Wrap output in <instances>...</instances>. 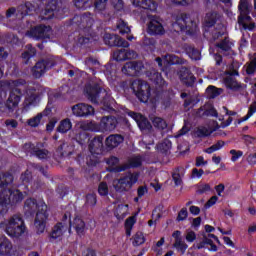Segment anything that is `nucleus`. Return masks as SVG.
<instances>
[{
  "mask_svg": "<svg viewBox=\"0 0 256 256\" xmlns=\"http://www.w3.org/2000/svg\"><path fill=\"white\" fill-rule=\"evenodd\" d=\"M5 125L6 127H8V129H17V127L19 126V122H17V120L15 119H7L5 121Z\"/></svg>",
  "mask_w": 256,
  "mask_h": 256,
  "instance_id": "obj_60",
  "label": "nucleus"
},
{
  "mask_svg": "<svg viewBox=\"0 0 256 256\" xmlns=\"http://www.w3.org/2000/svg\"><path fill=\"white\" fill-rule=\"evenodd\" d=\"M107 1L108 0H95V3H94L95 11H98V13H101V11H105L107 7Z\"/></svg>",
  "mask_w": 256,
  "mask_h": 256,
  "instance_id": "obj_51",
  "label": "nucleus"
},
{
  "mask_svg": "<svg viewBox=\"0 0 256 256\" xmlns=\"http://www.w3.org/2000/svg\"><path fill=\"white\" fill-rule=\"evenodd\" d=\"M35 155L36 157H38V159H47L49 158V151L45 149L37 150L35 152Z\"/></svg>",
  "mask_w": 256,
  "mask_h": 256,
  "instance_id": "obj_61",
  "label": "nucleus"
},
{
  "mask_svg": "<svg viewBox=\"0 0 256 256\" xmlns=\"http://www.w3.org/2000/svg\"><path fill=\"white\" fill-rule=\"evenodd\" d=\"M24 211L30 215L36 213L34 220L35 229L38 234L45 233V227H47V219L49 217L47 205L44 202H37V200L29 198L25 201Z\"/></svg>",
  "mask_w": 256,
  "mask_h": 256,
  "instance_id": "obj_2",
  "label": "nucleus"
},
{
  "mask_svg": "<svg viewBox=\"0 0 256 256\" xmlns=\"http://www.w3.org/2000/svg\"><path fill=\"white\" fill-rule=\"evenodd\" d=\"M128 212H129V205L119 204L114 211V215L118 219V221H122V219H125V217H127Z\"/></svg>",
  "mask_w": 256,
  "mask_h": 256,
  "instance_id": "obj_33",
  "label": "nucleus"
},
{
  "mask_svg": "<svg viewBox=\"0 0 256 256\" xmlns=\"http://www.w3.org/2000/svg\"><path fill=\"white\" fill-rule=\"evenodd\" d=\"M147 33L149 35H165V28L161 20L157 17H152L147 25Z\"/></svg>",
  "mask_w": 256,
  "mask_h": 256,
  "instance_id": "obj_19",
  "label": "nucleus"
},
{
  "mask_svg": "<svg viewBox=\"0 0 256 256\" xmlns=\"http://www.w3.org/2000/svg\"><path fill=\"white\" fill-rule=\"evenodd\" d=\"M185 239L187 243H193L197 239V233L193 230H186Z\"/></svg>",
  "mask_w": 256,
  "mask_h": 256,
  "instance_id": "obj_54",
  "label": "nucleus"
},
{
  "mask_svg": "<svg viewBox=\"0 0 256 256\" xmlns=\"http://www.w3.org/2000/svg\"><path fill=\"white\" fill-rule=\"evenodd\" d=\"M205 231L208 234H204L203 241L197 244V249H208V251H217V246L215 243H219V238L215 236L212 233V231H215V228L211 225L205 226Z\"/></svg>",
  "mask_w": 256,
  "mask_h": 256,
  "instance_id": "obj_9",
  "label": "nucleus"
},
{
  "mask_svg": "<svg viewBox=\"0 0 256 256\" xmlns=\"http://www.w3.org/2000/svg\"><path fill=\"white\" fill-rule=\"evenodd\" d=\"M181 171H183V168L175 170V172L172 174V179H173L175 185H177V186L181 185V183H182Z\"/></svg>",
  "mask_w": 256,
  "mask_h": 256,
  "instance_id": "obj_53",
  "label": "nucleus"
},
{
  "mask_svg": "<svg viewBox=\"0 0 256 256\" xmlns=\"http://www.w3.org/2000/svg\"><path fill=\"white\" fill-rule=\"evenodd\" d=\"M51 26L40 24L26 32L27 37L33 39H49L51 37Z\"/></svg>",
  "mask_w": 256,
  "mask_h": 256,
  "instance_id": "obj_12",
  "label": "nucleus"
},
{
  "mask_svg": "<svg viewBox=\"0 0 256 256\" xmlns=\"http://www.w3.org/2000/svg\"><path fill=\"white\" fill-rule=\"evenodd\" d=\"M152 123L156 129H167V122L160 117H154Z\"/></svg>",
  "mask_w": 256,
  "mask_h": 256,
  "instance_id": "obj_43",
  "label": "nucleus"
},
{
  "mask_svg": "<svg viewBox=\"0 0 256 256\" xmlns=\"http://www.w3.org/2000/svg\"><path fill=\"white\" fill-rule=\"evenodd\" d=\"M131 89L142 103H147L151 99V86H149V83L137 79L132 82Z\"/></svg>",
  "mask_w": 256,
  "mask_h": 256,
  "instance_id": "obj_8",
  "label": "nucleus"
},
{
  "mask_svg": "<svg viewBox=\"0 0 256 256\" xmlns=\"http://www.w3.org/2000/svg\"><path fill=\"white\" fill-rule=\"evenodd\" d=\"M180 79L185 85H193V83H195V77L187 68H182L180 70Z\"/></svg>",
  "mask_w": 256,
  "mask_h": 256,
  "instance_id": "obj_32",
  "label": "nucleus"
},
{
  "mask_svg": "<svg viewBox=\"0 0 256 256\" xmlns=\"http://www.w3.org/2000/svg\"><path fill=\"white\" fill-rule=\"evenodd\" d=\"M187 215V208H182L178 213L177 221H185V219H187Z\"/></svg>",
  "mask_w": 256,
  "mask_h": 256,
  "instance_id": "obj_64",
  "label": "nucleus"
},
{
  "mask_svg": "<svg viewBox=\"0 0 256 256\" xmlns=\"http://www.w3.org/2000/svg\"><path fill=\"white\" fill-rule=\"evenodd\" d=\"M223 145H225V142L223 141H218L216 144L212 145L211 147H209L208 149H206L205 151L209 154L211 153H215V151H219V149H221V147H223Z\"/></svg>",
  "mask_w": 256,
  "mask_h": 256,
  "instance_id": "obj_56",
  "label": "nucleus"
},
{
  "mask_svg": "<svg viewBox=\"0 0 256 256\" xmlns=\"http://www.w3.org/2000/svg\"><path fill=\"white\" fill-rule=\"evenodd\" d=\"M74 5L77 9H87L88 7H91V5H89V0H74Z\"/></svg>",
  "mask_w": 256,
  "mask_h": 256,
  "instance_id": "obj_55",
  "label": "nucleus"
},
{
  "mask_svg": "<svg viewBox=\"0 0 256 256\" xmlns=\"http://www.w3.org/2000/svg\"><path fill=\"white\" fill-rule=\"evenodd\" d=\"M63 15H65V9L59 6V2L57 0H50L45 9L40 12L39 18L41 21H49L53 17L61 18Z\"/></svg>",
  "mask_w": 256,
  "mask_h": 256,
  "instance_id": "obj_7",
  "label": "nucleus"
},
{
  "mask_svg": "<svg viewBox=\"0 0 256 256\" xmlns=\"http://www.w3.org/2000/svg\"><path fill=\"white\" fill-rule=\"evenodd\" d=\"M98 193L101 197H107L109 195V185H107V182H101L99 184Z\"/></svg>",
  "mask_w": 256,
  "mask_h": 256,
  "instance_id": "obj_47",
  "label": "nucleus"
},
{
  "mask_svg": "<svg viewBox=\"0 0 256 256\" xmlns=\"http://www.w3.org/2000/svg\"><path fill=\"white\" fill-rule=\"evenodd\" d=\"M256 69V59H253L247 66H246V73L248 75H253Z\"/></svg>",
  "mask_w": 256,
  "mask_h": 256,
  "instance_id": "obj_57",
  "label": "nucleus"
},
{
  "mask_svg": "<svg viewBox=\"0 0 256 256\" xmlns=\"http://www.w3.org/2000/svg\"><path fill=\"white\" fill-rule=\"evenodd\" d=\"M1 227H3V224H0V229ZM11 249H13L11 241L5 236H0V255H9Z\"/></svg>",
  "mask_w": 256,
  "mask_h": 256,
  "instance_id": "obj_29",
  "label": "nucleus"
},
{
  "mask_svg": "<svg viewBox=\"0 0 256 256\" xmlns=\"http://www.w3.org/2000/svg\"><path fill=\"white\" fill-rule=\"evenodd\" d=\"M137 181H139V174L128 172L120 178L114 179L112 186L116 193H129Z\"/></svg>",
  "mask_w": 256,
  "mask_h": 256,
  "instance_id": "obj_4",
  "label": "nucleus"
},
{
  "mask_svg": "<svg viewBox=\"0 0 256 256\" xmlns=\"http://www.w3.org/2000/svg\"><path fill=\"white\" fill-rule=\"evenodd\" d=\"M136 219L134 216L129 217L125 222V229L127 237H131V231L133 230V225L136 223Z\"/></svg>",
  "mask_w": 256,
  "mask_h": 256,
  "instance_id": "obj_40",
  "label": "nucleus"
},
{
  "mask_svg": "<svg viewBox=\"0 0 256 256\" xmlns=\"http://www.w3.org/2000/svg\"><path fill=\"white\" fill-rule=\"evenodd\" d=\"M117 118L113 116H105L101 119L100 124L98 125V131L101 133H111L117 128Z\"/></svg>",
  "mask_w": 256,
  "mask_h": 256,
  "instance_id": "obj_16",
  "label": "nucleus"
},
{
  "mask_svg": "<svg viewBox=\"0 0 256 256\" xmlns=\"http://www.w3.org/2000/svg\"><path fill=\"white\" fill-rule=\"evenodd\" d=\"M110 171H116V173H119V171H125L127 169V166H120L119 165V158L112 156L107 159L106 161Z\"/></svg>",
  "mask_w": 256,
  "mask_h": 256,
  "instance_id": "obj_31",
  "label": "nucleus"
},
{
  "mask_svg": "<svg viewBox=\"0 0 256 256\" xmlns=\"http://www.w3.org/2000/svg\"><path fill=\"white\" fill-rule=\"evenodd\" d=\"M123 141L124 138L120 134H111L106 138L105 145L108 149H115V147H119Z\"/></svg>",
  "mask_w": 256,
  "mask_h": 256,
  "instance_id": "obj_27",
  "label": "nucleus"
},
{
  "mask_svg": "<svg viewBox=\"0 0 256 256\" xmlns=\"http://www.w3.org/2000/svg\"><path fill=\"white\" fill-rule=\"evenodd\" d=\"M52 67H55V59L48 58L46 60H41L36 63V65L32 69V75L39 79V77L45 75V72Z\"/></svg>",
  "mask_w": 256,
  "mask_h": 256,
  "instance_id": "obj_13",
  "label": "nucleus"
},
{
  "mask_svg": "<svg viewBox=\"0 0 256 256\" xmlns=\"http://www.w3.org/2000/svg\"><path fill=\"white\" fill-rule=\"evenodd\" d=\"M129 117L134 119L136 121L139 129L143 131V133H149L151 129H153V126H151V123L145 116L141 115L140 113H135V112H128Z\"/></svg>",
  "mask_w": 256,
  "mask_h": 256,
  "instance_id": "obj_17",
  "label": "nucleus"
},
{
  "mask_svg": "<svg viewBox=\"0 0 256 256\" xmlns=\"http://www.w3.org/2000/svg\"><path fill=\"white\" fill-rule=\"evenodd\" d=\"M13 183V175L0 174V215L7 213L9 205H17L25 199V194L9 186Z\"/></svg>",
  "mask_w": 256,
  "mask_h": 256,
  "instance_id": "obj_1",
  "label": "nucleus"
},
{
  "mask_svg": "<svg viewBox=\"0 0 256 256\" xmlns=\"http://www.w3.org/2000/svg\"><path fill=\"white\" fill-rule=\"evenodd\" d=\"M113 58L115 59V61H125V59H127V50H116L113 54Z\"/></svg>",
  "mask_w": 256,
  "mask_h": 256,
  "instance_id": "obj_45",
  "label": "nucleus"
},
{
  "mask_svg": "<svg viewBox=\"0 0 256 256\" xmlns=\"http://www.w3.org/2000/svg\"><path fill=\"white\" fill-rule=\"evenodd\" d=\"M134 7L148 9V11H157V2L155 0H130Z\"/></svg>",
  "mask_w": 256,
  "mask_h": 256,
  "instance_id": "obj_25",
  "label": "nucleus"
},
{
  "mask_svg": "<svg viewBox=\"0 0 256 256\" xmlns=\"http://www.w3.org/2000/svg\"><path fill=\"white\" fill-rule=\"evenodd\" d=\"M212 133H213V130L207 127H200L196 131V135L198 137H209V135H211Z\"/></svg>",
  "mask_w": 256,
  "mask_h": 256,
  "instance_id": "obj_49",
  "label": "nucleus"
},
{
  "mask_svg": "<svg viewBox=\"0 0 256 256\" xmlns=\"http://www.w3.org/2000/svg\"><path fill=\"white\" fill-rule=\"evenodd\" d=\"M157 149L161 151V153H167L169 149H171V142L166 139L157 145Z\"/></svg>",
  "mask_w": 256,
  "mask_h": 256,
  "instance_id": "obj_48",
  "label": "nucleus"
},
{
  "mask_svg": "<svg viewBox=\"0 0 256 256\" xmlns=\"http://www.w3.org/2000/svg\"><path fill=\"white\" fill-rule=\"evenodd\" d=\"M76 127L82 131H99V125L89 120L78 122Z\"/></svg>",
  "mask_w": 256,
  "mask_h": 256,
  "instance_id": "obj_30",
  "label": "nucleus"
},
{
  "mask_svg": "<svg viewBox=\"0 0 256 256\" xmlns=\"http://www.w3.org/2000/svg\"><path fill=\"white\" fill-rule=\"evenodd\" d=\"M117 27L121 33V35H125V33H131V28L127 26V23L123 20H119L117 23Z\"/></svg>",
  "mask_w": 256,
  "mask_h": 256,
  "instance_id": "obj_50",
  "label": "nucleus"
},
{
  "mask_svg": "<svg viewBox=\"0 0 256 256\" xmlns=\"http://www.w3.org/2000/svg\"><path fill=\"white\" fill-rule=\"evenodd\" d=\"M42 119L43 114H37L33 118L28 119L27 124L29 125V127H39Z\"/></svg>",
  "mask_w": 256,
  "mask_h": 256,
  "instance_id": "obj_42",
  "label": "nucleus"
},
{
  "mask_svg": "<svg viewBox=\"0 0 256 256\" xmlns=\"http://www.w3.org/2000/svg\"><path fill=\"white\" fill-rule=\"evenodd\" d=\"M39 95H41V91H39V87L28 86L25 93L26 105H35V103H37V99H39Z\"/></svg>",
  "mask_w": 256,
  "mask_h": 256,
  "instance_id": "obj_21",
  "label": "nucleus"
},
{
  "mask_svg": "<svg viewBox=\"0 0 256 256\" xmlns=\"http://www.w3.org/2000/svg\"><path fill=\"white\" fill-rule=\"evenodd\" d=\"M144 67L143 62L130 61L122 67V73H124V75H129L130 77H137V75L143 71Z\"/></svg>",
  "mask_w": 256,
  "mask_h": 256,
  "instance_id": "obj_14",
  "label": "nucleus"
},
{
  "mask_svg": "<svg viewBox=\"0 0 256 256\" xmlns=\"http://www.w3.org/2000/svg\"><path fill=\"white\" fill-rule=\"evenodd\" d=\"M85 91L92 103H99L101 97H107V91L102 90L99 85H87Z\"/></svg>",
  "mask_w": 256,
  "mask_h": 256,
  "instance_id": "obj_15",
  "label": "nucleus"
},
{
  "mask_svg": "<svg viewBox=\"0 0 256 256\" xmlns=\"http://www.w3.org/2000/svg\"><path fill=\"white\" fill-rule=\"evenodd\" d=\"M221 93H223V90H219L215 86H209L206 89V94L208 99H215V97H219Z\"/></svg>",
  "mask_w": 256,
  "mask_h": 256,
  "instance_id": "obj_39",
  "label": "nucleus"
},
{
  "mask_svg": "<svg viewBox=\"0 0 256 256\" xmlns=\"http://www.w3.org/2000/svg\"><path fill=\"white\" fill-rule=\"evenodd\" d=\"M217 23V14L210 12L204 17V27H213Z\"/></svg>",
  "mask_w": 256,
  "mask_h": 256,
  "instance_id": "obj_37",
  "label": "nucleus"
},
{
  "mask_svg": "<svg viewBox=\"0 0 256 256\" xmlns=\"http://www.w3.org/2000/svg\"><path fill=\"white\" fill-rule=\"evenodd\" d=\"M67 229H68V226L66 223H62V222L57 223L53 227V229L50 233V239H52V240L61 239V236L65 235V233H67Z\"/></svg>",
  "mask_w": 256,
  "mask_h": 256,
  "instance_id": "obj_26",
  "label": "nucleus"
},
{
  "mask_svg": "<svg viewBox=\"0 0 256 256\" xmlns=\"http://www.w3.org/2000/svg\"><path fill=\"white\" fill-rule=\"evenodd\" d=\"M5 231L9 237L19 239L27 231L25 221L19 215L12 216L5 225Z\"/></svg>",
  "mask_w": 256,
  "mask_h": 256,
  "instance_id": "obj_6",
  "label": "nucleus"
},
{
  "mask_svg": "<svg viewBox=\"0 0 256 256\" xmlns=\"http://www.w3.org/2000/svg\"><path fill=\"white\" fill-rule=\"evenodd\" d=\"M230 155H231V161L235 162L238 159H240V157H243V152L237 151V150H231Z\"/></svg>",
  "mask_w": 256,
  "mask_h": 256,
  "instance_id": "obj_62",
  "label": "nucleus"
},
{
  "mask_svg": "<svg viewBox=\"0 0 256 256\" xmlns=\"http://www.w3.org/2000/svg\"><path fill=\"white\" fill-rule=\"evenodd\" d=\"M72 113L76 117H89V115H95V108L89 104L80 103L72 107Z\"/></svg>",
  "mask_w": 256,
  "mask_h": 256,
  "instance_id": "obj_18",
  "label": "nucleus"
},
{
  "mask_svg": "<svg viewBox=\"0 0 256 256\" xmlns=\"http://www.w3.org/2000/svg\"><path fill=\"white\" fill-rule=\"evenodd\" d=\"M187 53H188V56L190 57V59H192L194 61H199V59H201V52H199V50H197L193 47H189L187 49Z\"/></svg>",
  "mask_w": 256,
  "mask_h": 256,
  "instance_id": "obj_44",
  "label": "nucleus"
},
{
  "mask_svg": "<svg viewBox=\"0 0 256 256\" xmlns=\"http://www.w3.org/2000/svg\"><path fill=\"white\" fill-rule=\"evenodd\" d=\"M88 149L92 155L103 153V136H97L89 142Z\"/></svg>",
  "mask_w": 256,
  "mask_h": 256,
  "instance_id": "obj_23",
  "label": "nucleus"
},
{
  "mask_svg": "<svg viewBox=\"0 0 256 256\" xmlns=\"http://www.w3.org/2000/svg\"><path fill=\"white\" fill-rule=\"evenodd\" d=\"M111 4L117 11H121L124 7L123 0H111Z\"/></svg>",
  "mask_w": 256,
  "mask_h": 256,
  "instance_id": "obj_63",
  "label": "nucleus"
},
{
  "mask_svg": "<svg viewBox=\"0 0 256 256\" xmlns=\"http://www.w3.org/2000/svg\"><path fill=\"white\" fill-rule=\"evenodd\" d=\"M10 88V94L6 101V107L9 111H14L19 107L21 103V97H23V91L25 90L26 82L23 79L20 80H8L5 82Z\"/></svg>",
  "mask_w": 256,
  "mask_h": 256,
  "instance_id": "obj_3",
  "label": "nucleus"
},
{
  "mask_svg": "<svg viewBox=\"0 0 256 256\" xmlns=\"http://www.w3.org/2000/svg\"><path fill=\"white\" fill-rule=\"evenodd\" d=\"M173 27L175 31H195L197 22L191 20L187 14H180L176 17Z\"/></svg>",
  "mask_w": 256,
  "mask_h": 256,
  "instance_id": "obj_11",
  "label": "nucleus"
},
{
  "mask_svg": "<svg viewBox=\"0 0 256 256\" xmlns=\"http://www.w3.org/2000/svg\"><path fill=\"white\" fill-rule=\"evenodd\" d=\"M73 23H76L80 29H91L93 27V17H91V13L77 15L73 18Z\"/></svg>",
  "mask_w": 256,
  "mask_h": 256,
  "instance_id": "obj_22",
  "label": "nucleus"
},
{
  "mask_svg": "<svg viewBox=\"0 0 256 256\" xmlns=\"http://www.w3.org/2000/svg\"><path fill=\"white\" fill-rule=\"evenodd\" d=\"M240 11V16L238 17V23L241 25L242 29L245 31H254L255 23L251 22V17L249 13L253 9L251 6V0H240V4L238 6Z\"/></svg>",
  "mask_w": 256,
  "mask_h": 256,
  "instance_id": "obj_5",
  "label": "nucleus"
},
{
  "mask_svg": "<svg viewBox=\"0 0 256 256\" xmlns=\"http://www.w3.org/2000/svg\"><path fill=\"white\" fill-rule=\"evenodd\" d=\"M173 5H180L181 7H187V5H191L193 0H170Z\"/></svg>",
  "mask_w": 256,
  "mask_h": 256,
  "instance_id": "obj_59",
  "label": "nucleus"
},
{
  "mask_svg": "<svg viewBox=\"0 0 256 256\" xmlns=\"http://www.w3.org/2000/svg\"><path fill=\"white\" fill-rule=\"evenodd\" d=\"M31 4L27 3L24 5H21L18 7V13L22 14V15H29V12L31 11L30 7Z\"/></svg>",
  "mask_w": 256,
  "mask_h": 256,
  "instance_id": "obj_58",
  "label": "nucleus"
},
{
  "mask_svg": "<svg viewBox=\"0 0 256 256\" xmlns=\"http://www.w3.org/2000/svg\"><path fill=\"white\" fill-rule=\"evenodd\" d=\"M148 77L150 80L153 81V83L159 85V87H163L165 85V80L163 79V76H161V74L155 69L149 72Z\"/></svg>",
  "mask_w": 256,
  "mask_h": 256,
  "instance_id": "obj_34",
  "label": "nucleus"
},
{
  "mask_svg": "<svg viewBox=\"0 0 256 256\" xmlns=\"http://www.w3.org/2000/svg\"><path fill=\"white\" fill-rule=\"evenodd\" d=\"M104 43L109 47H129V42L115 34H105Z\"/></svg>",
  "mask_w": 256,
  "mask_h": 256,
  "instance_id": "obj_20",
  "label": "nucleus"
},
{
  "mask_svg": "<svg viewBox=\"0 0 256 256\" xmlns=\"http://www.w3.org/2000/svg\"><path fill=\"white\" fill-rule=\"evenodd\" d=\"M164 63H168V65H178L183 63V60L174 54H167L163 56Z\"/></svg>",
  "mask_w": 256,
  "mask_h": 256,
  "instance_id": "obj_36",
  "label": "nucleus"
},
{
  "mask_svg": "<svg viewBox=\"0 0 256 256\" xmlns=\"http://www.w3.org/2000/svg\"><path fill=\"white\" fill-rule=\"evenodd\" d=\"M36 54H37V50H35V48L31 46V44H28L26 46L25 52L22 54V59H24L27 63V61H29L31 57H35Z\"/></svg>",
  "mask_w": 256,
  "mask_h": 256,
  "instance_id": "obj_38",
  "label": "nucleus"
},
{
  "mask_svg": "<svg viewBox=\"0 0 256 256\" xmlns=\"http://www.w3.org/2000/svg\"><path fill=\"white\" fill-rule=\"evenodd\" d=\"M143 243H145V236H143L142 232H137L134 235V240L132 244L134 245V247H139V245H143Z\"/></svg>",
  "mask_w": 256,
  "mask_h": 256,
  "instance_id": "obj_46",
  "label": "nucleus"
},
{
  "mask_svg": "<svg viewBox=\"0 0 256 256\" xmlns=\"http://www.w3.org/2000/svg\"><path fill=\"white\" fill-rule=\"evenodd\" d=\"M239 63L233 62L230 71L225 73V87L230 91H239L241 89V83H239L235 77H239Z\"/></svg>",
  "mask_w": 256,
  "mask_h": 256,
  "instance_id": "obj_10",
  "label": "nucleus"
},
{
  "mask_svg": "<svg viewBox=\"0 0 256 256\" xmlns=\"http://www.w3.org/2000/svg\"><path fill=\"white\" fill-rule=\"evenodd\" d=\"M172 237L174 238V247L177 249V251H180V253H185L187 251V248L189 247L187 243L183 241V236H181V231L176 230L173 232Z\"/></svg>",
  "mask_w": 256,
  "mask_h": 256,
  "instance_id": "obj_24",
  "label": "nucleus"
},
{
  "mask_svg": "<svg viewBox=\"0 0 256 256\" xmlns=\"http://www.w3.org/2000/svg\"><path fill=\"white\" fill-rule=\"evenodd\" d=\"M233 47H235V43L231 42L229 38H225V53L226 57H231V55H235V52L233 51Z\"/></svg>",
  "mask_w": 256,
  "mask_h": 256,
  "instance_id": "obj_41",
  "label": "nucleus"
},
{
  "mask_svg": "<svg viewBox=\"0 0 256 256\" xmlns=\"http://www.w3.org/2000/svg\"><path fill=\"white\" fill-rule=\"evenodd\" d=\"M70 227L75 229L77 235H84L87 227L85 226V221L80 217H75L73 221L70 222Z\"/></svg>",
  "mask_w": 256,
  "mask_h": 256,
  "instance_id": "obj_28",
  "label": "nucleus"
},
{
  "mask_svg": "<svg viewBox=\"0 0 256 256\" xmlns=\"http://www.w3.org/2000/svg\"><path fill=\"white\" fill-rule=\"evenodd\" d=\"M72 128L73 123H71V120L69 118H66L60 122L57 131L59 133H67L68 131H71Z\"/></svg>",
  "mask_w": 256,
  "mask_h": 256,
  "instance_id": "obj_35",
  "label": "nucleus"
},
{
  "mask_svg": "<svg viewBox=\"0 0 256 256\" xmlns=\"http://www.w3.org/2000/svg\"><path fill=\"white\" fill-rule=\"evenodd\" d=\"M142 163L141 157L140 156H133L128 160V166L127 167H140Z\"/></svg>",
  "mask_w": 256,
  "mask_h": 256,
  "instance_id": "obj_52",
  "label": "nucleus"
}]
</instances>
